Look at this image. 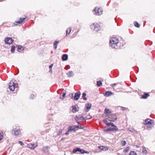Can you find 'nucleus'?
Returning <instances> with one entry per match:
<instances>
[{
    "mask_svg": "<svg viewBox=\"0 0 155 155\" xmlns=\"http://www.w3.org/2000/svg\"><path fill=\"white\" fill-rule=\"evenodd\" d=\"M72 111L73 113H76L77 111H78L77 108L76 106H72Z\"/></svg>",
    "mask_w": 155,
    "mask_h": 155,
    "instance_id": "412c9836",
    "label": "nucleus"
},
{
    "mask_svg": "<svg viewBox=\"0 0 155 155\" xmlns=\"http://www.w3.org/2000/svg\"><path fill=\"white\" fill-rule=\"evenodd\" d=\"M62 129H60L59 130L58 132L57 133V136H59L60 135H61L62 133Z\"/></svg>",
    "mask_w": 155,
    "mask_h": 155,
    "instance_id": "ea45409f",
    "label": "nucleus"
},
{
    "mask_svg": "<svg viewBox=\"0 0 155 155\" xmlns=\"http://www.w3.org/2000/svg\"><path fill=\"white\" fill-rule=\"evenodd\" d=\"M91 107V104L88 103L86 104V109L85 110L87 112H88L89 110L90 109Z\"/></svg>",
    "mask_w": 155,
    "mask_h": 155,
    "instance_id": "2eb2a0df",
    "label": "nucleus"
},
{
    "mask_svg": "<svg viewBox=\"0 0 155 155\" xmlns=\"http://www.w3.org/2000/svg\"><path fill=\"white\" fill-rule=\"evenodd\" d=\"M117 117L115 114H111L108 117L109 120L115 121L117 120Z\"/></svg>",
    "mask_w": 155,
    "mask_h": 155,
    "instance_id": "1a4fd4ad",
    "label": "nucleus"
},
{
    "mask_svg": "<svg viewBox=\"0 0 155 155\" xmlns=\"http://www.w3.org/2000/svg\"><path fill=\"white\" fill-rule=\"evenodd\" d=\"M125 153H126V149H124V150L121 149L118 150L117 154L118 155H124Z\"/></svg>",
    "mask_w": 155,
    "mask_h": 155,
    "instance_id": "ddd939ff",
    "label": "nucleus"
},
{
    "mask_svg": "<svg viewBox=\"0 0 155 155\" xmlns=\"http://www.w3.org/2000/svg\"><path fill=\"white\" fill-rule=\"evenodd\" d=\"M104 113L105 114H110L111 112L109 109L106 108L104 109Z\"/></svg>",
    "mask_w": 155,
    "mask_h": 155,
    "instance_id": "c85d7f7f",
    "label": "nucleus"
},
{
    "mask_svg": "<svg viewBox=\"0 0 155 155\" xmlns=\"http://www.w3.org/2000/svg\"><path fill=\"white\" fill-rule=\"evenodd\" d=\"M81 95V93L80 91L76 93L75 94L74 99L76 100H78L79 99Z\"/></svg>",
    "mask_w": 155,
    "mask_h": 155,
    "instance_id": "f8f14e48",
    "label": "nucleus"
},
{
    "mask_svg": "<svg viewBox=\"0 0 155 155\" xmlns=\"http://www.w3.org/2000/svg\"><path fill=\"white\" fill-rule=\"evenodd\" d=\"M134 24L135 26L137 28H139L140 27V24L137 22V21H134Z\"/></svg>",
    "mask_w": 155,
    "mask_h": 155,
    "instance_id": "473e14b6",
    "label": "nucleus"
},
{
    "mask_svg": "<svg viewBox=\"0 0 155 155\" xmlns=\"http://www.w3.org/2000/svg\"><path fill=\"white\" fill-rule=\"evenodd\" d=\"M91 27L92 29L97 32L99 31L100 29V25L96 23H94L91 25Z\"/></svg>",
    "mask_w": 155,
    "mask_h": 155,
    "instance_id": "20e7f679",
    "label": "nucleus"
},
{
    "mask_svg": "<svg viewBox=\"0 0 155 155\" xmlns=\"http://www.w3.org/2000/svg\"><path fill=\"white\" fill-rule=\"evenodd\" d=\"M74 119L78 123L79 122L84 120V118L83 116L79 115L76 116L74 118Z\"/></svg>",
    "mask_w": 155,
    "mask_h": 155,
    "instance_id": "6e6552de",
    "label": "nucleus"
},
{
    "mask_svg": "<svg viewBox=\"0 0 155 155\" xmlns=\"http://www.w3.org/2000/svg\"><path fill=\"white\" fill-rule=\"evenodd\" d=\"M28 147L32 149H34L35 147L36 146L35 144H29L28 145Z\"/></svg>",
    "mask_w": 155,
    "mask_h": 155,
    "instance_id": "bb28decb",
    "label": "nucleus"
},
{
    "mask_svg": "<svg viewBox=\"0 0 155 155\" xmlns=\"http://www.w3.org/2000/svg\"><path fill=\"white\" fill-rule=\"evenodd\" d=\"M104 123L106 124V125L107 126H110L111 124H112V123H108L107 122V119H104Z\"/></svg>",
    "mask_w": 155,
    "mask_h": 155,
    "instance_id": "a878e982",
    "label": "nucleus"
},
{
    "mask_svg": "<svg viewBox=\"0 0 155 155\" xmlns=\"http://www.w3.org/2000/svg\"><path fill=\"white\" fill-rule=\"evenodd\" d=\"M97 84L98 87H100V86L102 85V83L101 81H97Z\"/></svg>",
    "mask_w": 155,
    "mask_h": 155,
    "instance_id": "c9c22d12",
    "label": "nucleus"
},
{
    "mask_svg": "<svg viewBox=\"0 0 155 155\" xmlns=\"http://www.w3.org/2000/svg\"><path fill=\"white\" fill-rule=\"evenodd\" d=\"M136 147L137 148H138V147H139L138 146V145H136Z\"/></svg>",
    "mask_w": 155,
    "mask_h": 155,
    "instance_id": "3c124183",
    "label": "nucleus"
},
{
    "mask_svg": "<svg viewBox=\"0 0 155 155\" xmlns=\"http://www.w3.org/2000/svg\"><path fill=\"white\" fill-rule=\"evenodd\" d=\"M110 126H111V127H110L111 129H113V130H111V131H116L118 130L117 127L116 126L114 125L112 123V124H111Z\"/></svg>",
    "mask_w": 155,
    "mask_h": 155,
    "instance_id": "6ab92c4d",
    "label": "nucleus"
},
{
    "mask_svg": "<svg viewBox=\"0 0 155 155\" xmlns=\"http://www.w3.org/2000/svg\"><path fill=\"white\" fill-rule=\"evenodd\" d=\"M71 28H68L67 29L66 31V35H67L68 34H69L71 31Z\"/></svg>",
    "mask_w": 155,
    "mask_h": 155,
    "instance_id": "2f4dec72",
    "label": "nucleus"
},
{
    "mask_svg": "<svg viewBox=\"0 0 155 155\" xmlns=\"http://www.w3.org/2000/svg\"><path fill=\"white\" fill-rule=\"evenodd\" d=\"M67 75L69 77H72L74 75V73L72 71H69L67 73Z\"/></svg>",
    "mask_w": 155,
    "mask_h": 155,
    "instance_id": "dca6fc26",
    "label": "nucleus"
},
{
    "mask_svg": "<svg viewBox=\"0 0 155 155\" xmlns=\"http://www.w3.org/2000/svg\"><path fill=\"white\" fill-rule=\"evenodd\" d=\"M142 153L143 155H147V151L146 149V147L144 146H142Z\"/></svg>",
    "mask_w": 155,
    "mask_h": 155,
    "instance_id": "f3484780",
    "label": "nucleus"
},
{
    "mask_svg": "<svg viewBox=\"0 0 155 155\" xmlns=\"http://www.w3.org/2000/svg\"><path fill=\"white\" fill-rule=\"evenodd\" d=\"M84 153H87V154H89V152H88L86 151H85V150H84Z\"/></svg>",
    "mask_w": 155,
    "mask_h": 155,
    "instance_id": "09e8293b",
    "label": "nucleus"
},
{
    "mask_svg": "<svg viewBox=\"0 0 155 155\" xmlns=\"http://www.w3.org/2000/svg\"><path fill=\"white\" fill-rule=\"evenodd\" d=\"M68 59V55L67 54H64L62 55V59L63 61H66Z\"/></svg>",
    "mask_w": 155,
    "mask_h": 155,
    "instance_id": "5701e85b",
    "label": "nucleus"
},
{
    "mask_svg": "<svg viewBox=\"0 0 155 155\" xmlns=\"http://www.w3.org/2000/svg\"><path fill=\"white\" fill-rule=\"evenodd\" d=\"M86 95V94L84 93H83L82 94V97L83 98V99L85 101L87 100V98L85 97Z\"/></svg>",
    "mask_w": 155,
    "mask_h": 155,
    "instance_id": "f704fd0d",
    "label": "nucleus"
},
{
    "mask_svg": "<svg viewBox=\"0 0 155 155\" xmlns=\"http://www.w3.org/2000/svg\"><path fill=\"white\" fill-rule=\"evenodd\" d=\"M12 134L18 137L21 136V133L19 127L18 126L15 125L13 127L12 131Z\"/></svg>",
    "mask_w": 155,
    "mask_h": 155,
    "instance_id": "f03ea898",
    "label": "nucleus"
},
{
    "mask_svg": "<svg viewBox=\"0 0 155 155\" xmlns=\"http://www.w3.org/2000/svg\"><path fill=\"white\" fill-rule=\"evenodd\" d=\"M129 155H137L136 153L134 151H131Z\"/></svg>",
    "mask_w": 155,
    "mask_h": 155,
    "instance_id": "4c0bfd02",
    "label": "nucleus"
},
{
    "mask_svg": "<svg viewBox=\"0 0 155 155\" xmlns=\"http://www.w3.org/2000/svg\"><path fill=\"white\" fill-rule=\"evenodd\" d=\"M128 150H129V147H127V150H126L127 152L128 151Z\"/></svg>",
    "mask_w": 155,
    "mask_h": 155,
    "instance_id": "8fccbe9b",
    "label": "nucleus"
},
{
    "mask_svg": "<svg viewBox=\"0 0 155 155\" xmlns=\"http://www.w3.org/2000/svg\"><path fill=\"white\" fill-rule=\"evenodd\" d=\"M64 155H65V154H64Z\"/></svg>",
    "mask_w": 155,
    "mask_h": 155,
    "instance_id": "603ef678",
    "label": "nucleus"
},
{
    "mask_svg": "<svg viewBox=\"0 0 155 155\" xmlns=\"http://www.w3.org/2000/svg\"><path fill=\"white\" fill-rule=\"evenodd\" d=\"M113 93L111 91H106L105 93L104 94V95L105 97H108L113 95Z\"/></svg>",
    "mask_w": 155,
    "mask_h": 155,
    "instance_id": "4468645a",
    "label": "nucleus"
},
{
    "mask_svg": "<svg viewBox=\"0 0 155 155\" xmlns=\"http://www.w3.org/2000/svg\"><path fill=\"white\" fill-rule=\"evenodd\" d=\"M118 38H117L113 37L111 38L110 40L109 45L113 48L117 49L118 48Z\"/></svg>",
    "mask_w": 155,
    "mask_h": 155,
    "instance_id": "f257e3e1",
    "label": "nucleus"
},
{
    "mask_svg": "<svg viewBox=\"0 0 155 155\" xmlns=\"http://www.w3.org/2000/svg\"><path fill=\"white\" fill-rule=\"evenodd\" d=\"M34 97H35V96L33 94H31V95L30 98L31 99H32L34 98Z\"/></svg>",
    "mask_w": 155,
    "mask_h": 155,
    "instance_id": "37998d69",
    "label": "nucleus"
},
{
    "mask_svg": "<svg viewBox=\"0 0 155 155\" xmlns=\"http://www.w3.org/2000/svg\"><path fill=\"white\" fill-rule=\"evenodd\" d=\"M24 50V48L23 47L19 45L18 47V52H21Z\"/></svg>",
    "mask_w": 155,
    "mask_h": 155,
    "instance_id": "c756f323",
    "label": "nucleus"
},
{
    "mask_svg": "<svg viewBox=\"0 0 155 155\" xmlns=\"http://www.w3.org/2000/svg\"><path fill=\"white\" fill-rule=\"evenodd\" d=\"M128 130L134 134H136L137 132L136 130L132 128H128Z\"/></svg>",
    "mask_w": 155,
    "mask_h": 155,
    "instance_id": "393cba45",
    "label": "nucleus"
},
{
    "mask_svg": "<svg viewBox=\"0 0 155 155\" xmlns=\"http://www.w3.org/2000/svg\"><path fill=\"white\" fill-rule=\"evenodd\" d=\"M117 84H112L111 85V86L112 87H115L116 85Z\"/></svg>",
    "mask_w": 155,
    "mask_h": 155,
    "instance_id": "a18cd8bd",
    "label": "nucleus"
},
{
    "mask_svg": "<svg viewBox=\"0 0 155 155\" xmlns=\"http://www.w3.org/2000/svg\"><path fill=\"white\" fill-rule=\"evenodd\" d=\"M150 95L148 93H144L143 95L141 96V98L143 99H145L147 98Z\"/></svg>",
    "mask_w": 155,
    "mask_h": 155,
    "instance_id": "4be33fe9",
    "label": "nucleus"
},
{
    "mask_svg": "<svg viewBox=\"0 0 155 155\" xmlns=\"http://www.w3.org/2000/svg\"><path fill=\"white\" fill-rule=\"evenodd\" d=\"M126 144V141H124L123 143H122V145L123 146H124Z\"/></svg>",
    "mask_w": 155,
    "mask_h": 155,
    "instance_id": "c03bdc74",
    "label": "nucleus"
},
{
    "mask_svg": "<svg viewBox=\"0 0 155 155\" xmlns=\"http://www.w3.org/2000/svg\"><path fill=\"white\" fill-rule=\"evenodd\" d=\"M18 84H15L12 81H11L9 84V88L12 91L14 90L15 87H18Z\"/></svg>",
    "mask_w": 155,
    "mask_h": 155,
    "instance_id": "7ed1b4c3",
    "label": "nucleus"
},
{
    "mask_svg": "<svg viewBox=\"0 0 155 155\" xmlns=\"http://www.w3.org/2000/svg\"><path fill=\"white\" fill-rule=\"evenodd\" d=\"M113 129H111V128L110 127L109 128H106V129L105 128L104 129V131L105 132H108V131H111V130H113Z\"/></svg>",
    "mask_w": 155,
    "mask_h": 155,
    "instance_id": "72a5a7b5",
    "label": "nucleus"
},
{
    "mask_svg": "<svg viewBox=\"0 0 155 155\" xmlns=\"http://www.w3.org/2000/svg\"><path fill=\"white\" fill-rule=\"evenodd\" d=\"M15 46H12L11 48V52L12 53H13L15 51Z\"/></svg>",
    "mask_w": 155,
    "mask_h": 155,
    "instance_id": "58836bf2",
    "label": "nucleus"
},
{
    "mask_svg": "<svg viewBox=\"0 0 155 155\" xmlns=\"http://www.w3.org/2000/svg\"><path fill=\"white\" fill-rule=\"evenodd\" d=\"M68 128L69 129V130H71V132L72 131H75L78 130L79 128V126L76 125H73L69 126Z\"/></svg>",
    "mask_w": 155,
    "mask_h": 155,
    "instance_id": "0eeeda50",
    "label": "nucleus"
},
{
    "mask_svg": "<svg viewBox=\"0 0 155 155\" xmlns=\"http://www.w3.org/2000/svg\"><path fill=\"white\" fill-rule=\"evenodd\" d=\"M50 147L48 146H44L42 147V150L45 152H48L49 151V149Z\"/></svg>",
    "mask_w": 155,
    "mask_h": 155,
    "instance_id": "a211bd4d",
    "label": "nucleus"
},
{
    "mask_svg": "<svg viewBox=\"0 0 155 155\" xmlns=\"http://www.w3.org/2000/svg\"><path fill=\"white\" fill-rule=\"evenodd\" d=\"M59 42L58 41H55L54 43V49H56L57 48V45Z\"/></svg>",
    "mask_w": 155,
    "mask_h": 155,
    "instance_id": "7c9ffc66",
    "label": "nucleus"
},
{
    "mask_svg": "<svg viewBox=\"0 0 155 155\" xmlns=\"http://www.w3.org/2000/svg\"><path fill=\"white\" fill-rule=\"evenodd\" d=\"M5 41L7 44L10 45L13 42V40L11 38H5Z\"/></svg>",
    "mask_w": 155,
    "mask_h": 155,
    "instance_id": "9d476101",
    "label": "nucleus"
},
{
    "mask_svg": "<svg viewBox=\"0 0 155 155\" xmlns=\"http://www.w3.org/2000/svg\"><path fill=\"white\" fill-rule=\"evenodd\" d=\"M53 64H51L49 66V68L51 69L52 68V67H53Z\"/></svg>",
    "mask_w": 155,
    "mask_h": 155,
    "instance_id": "49530a36",
    "label": "nucleus"
},
{
    "mask_svg": "<svg viewBox=\"0 0 155 155\" xmlns=\"http://www.w3.org/2000/svg\"><path fill=\"white\" fill-rule=\"evenodd\" d=\"M77 151H78L81 152V153H84V150L78 148H76L74 149L73 151V153H75Z\"/></svg>",
    "mask_w": 155,
    "mask_h": 155,
    "instance_id": "9b49d317",
    "label": "nucleus"
},
{
    "mask_svg": "<svg viewBox=\"0 0 155 155\" xmlns=\"http://www.w3.org/2000/svg\"><path fill=\"white\" fill-rule=\"evenodd\" d=\"M117 109L119 110L124 111L126 109V108L124 107L118 106L117 107Z\"/></svg>",
    "mask_w": 155,
    "mask_h": 155,
    "instance_id": "cd10ccee",
    "label": "nucleus"
},
{
    "mask_svg": "<svg viewBox=\"0 0 155 155\" xmlns=\"http://www.w3.org/2000/svg\"><path fill=\"white\" fill-rule=\"evenodd\" d=\"M94 11V12L95 14L97 15H100L102 14L103 10L102 8L97 7H95Z\"/></svg>",
    "mask_w": 155,
    "mask_h": 155,
    "instance_id": "423d86ee",
    "label": "nucleus"
},
{
    "mask_svg": "<svg viewBox=\"0 0 155 155\" xmlns=\"http://www.w3.org/2000/svg\"><path fill=\"white\" fill-rule=\"evenodd\" d=\"M18 143L21 146H23L24 145L23 143L21 141H19Z\"/></svg>",
    "mask_w": 155,
    "mask_h": 155,
    "instance_id": "a19ab883",
    "label": "nucleus"
},
{
    "mask_svg": "<svg viewBox=\"0 0 155 155\" xmlns=\"http://www.w3.org/2000/svg\"><path fill=\"white\" fill-rule=\"evenodd\" d=\"M66 94V92H63V93L62 94V95L60 96V98L62 99H64Z\"/></svg>",
    "mask_w": 155,
    "mask_h": 155,
    "instance_id": "e433bc0d",
    "label": "nucleus"
},
{
    "mask_svg": "<svg viewBox=\"0 0 155 155\" xmlns=\"http://www.w3.org/2000/svg\"><path fill=\"white\" fill-rule=\"evenodd\" d=\"M99 148L102 150L106 151L108 150V148L107 147H106L104 146H99Z\"/></svg>",
    "mask_w": 155,
    "mask_h": 155,
    "instance_id": "b1692460",
    "label": "nucleus"
},
{
    "mask_svg": "<svg viewBox=\"0 0 155 155\" xmlns=\"http://www.w3.org/2000/svg\"><path fill=\"white\" fill-rule=\"evenodd\" d=\"M25 19V18H20L19 20L18 21H16L15 22L16 23H18V24H21L22 23V22L24 21Z\"/></svg>",
    "mask_w": 155,
    "mask_h": 155,
    "instance_id": "aec40b11",
    "label": "nucleus"
},
{
    "mask_svg": "<svg viewBox=\"0 0 155 155\" xmlns=\"http://www.w3.org/2000/svg\"><path fill=\"white\" fill-rule=\"evenodd\" d=\"M69 96L71 98H72L73 97V94H69Z\"/></svg>",
    "mask_w": 155,
    "mask_h": 155,
    "instance_id": "de8ad7c7",
    "label": "nucleus"
},
{
    "mask_svg": "<svg viewBox=\"0 0 155 155\" xmlns=\"http://www.w3.org/2000/svg\"><path fill=\"white\" fill-rule=\"evenodd\" d=\"M70 132H71V130H69V129L68 128V130H67V131L65 133V134L66 135H68L69 134V133Z\"/></svg>",
    "mask_w": 155,
    "mask_h": 155,
    "instance_id": "79ce46f5",
    "label": "nucleus"
},
{
    "mask_svg": "<svg viewBox=\"0 0 155 155\" xmlns=\"http://www.w3.org/2000/svg\"><path fill=\"white\" fill-rule=\"evenodd\" d=\"M153 122V120L150 119H148L145 120L144 124L145 125H147V127L149 128H151L152 127V124Z\"/></svg>",
    "mask_w": 155,
    "mask_h": 155,
    "instance_id": "39448f33",
    "label": "nucleus"
}]
</instances>
